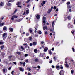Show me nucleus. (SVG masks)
Returning a JSON list of instances; mask_svg holds the SVG:
<instances>
[{
	"mask_svg": "<svg viewBox=\"0 0 75 75\" xmlns=\"http://www.w3.org/2000/svg\"><path fill=\"white\" fill-rule=\"evenodd\" d=\"M56 68L57 70H60V68L61 70H62L63 67L62 65H60V66L56 65Z\"/></svg>",
	"mask_w": 75,
	"mask_h": 75,
	"instance_id": "nucleus-1",
	"label": "nucleus"
},
{
	"mask_svg": "<svg viewBox=\"0 0 75 75\" xmlns=\"http://www.w3.org/2000/svg\"><path fill=\"white\" fill-rule=\"evenodd\" d=\"M3 40H4V41H5L6 38L7 37V34L6 33H4L3 34Z\"/></svg>",
	"mask_w": 75,
	"mask_h": 75,
	"instance_id": "nucleus-2",
	"label": "nucleus"
},
{
	"mask_svg": "<svg viewBox=\"0 0 75 75\" xmlns=\"http://www.w3.org/2000/svg\"><path fill=\"white\" fill-rule=\"evenodd\" d=\"M54 23H55V22H54V21L52 22V29H49V30L52 32H53V30H54Z\"/></svg>",
	"mask_w": 75,
	"mask_h": 75,
	"instance_id": "nucleus-3",
	"label": "nucleus"
},
{
	"mask_svg": "<svg viewBox=\"0 0 75 75\" xmlns=\"http://www.w3.org/2000/svg\"><path fill=\"white\" fill-rule=\"evenodd\" d=\"M65 72L63 70H61L59 72L60 75H64Z\"/></svg>",
	"mask_w": 75,
	"mask_h": 75,
	"instance_id": "nucleus-4",
	"label": "nucleus"
},
{
	"mask_svg": "<svg viewBox=\"0 0 75 75\" xmlns=\"http://www.w3.org/2000/svg\"><path fill=\"white\" fill-rule=\"evenodd\" d=\"M53 9L54 10H56V11L55 12L56 13H57V12L58 11V8L56 9V6H54Z\"/></svg>",
	"mask_w": 75,
	"mask_h": 75,
	"instance_id": "nucleus-5",
	"label": "nucleus"
},
{
	"mask_svg": "<svg viewBox=\"0 0 75 75\" xmlns=\"http://www.w3.org/2000/svg\"><path fill=\"white\" fill-rule=\"evenodd\" d=\"M10 2H9L8 1V2H7V3L6 4L7 6H11L12 5V4L10 3Z\"/></svg>",
	"mask_w": 75,
	"mask_h": 75,
	"instance_id": "nucleus-6",
	"label": "nucleus"
},
{
	"mask_svg": "<svg viewBox=\"0 0 75 75\" xmlns=\"http://www.w3.org/2000/svg\"><path fill=\"white\" fill-rule=\"evenodd\" d=\"M71 17L70 15H69L67 17H66V19H68V20H70L71 19Z\"/></svg>",
	"mask_w": 75,
	"mask_h": 75,
	"instance_id": "nucleus-7",
	"label": "nucleus"
},
{
	"mask_svg": "<svg viewBox=\"0 0 75 75\" xmlns=\"http://www.w3.org/2000/svg\"><path fill=\"white\" fill-rule=\"evenodd\" d=\"M47 27L46 26L43 27V29L44 30L46 31V29L47 30Z\"/></svg>",
	"mask_w": 75,
	"mask_h": 75,
	"instance_id": "nucleus-8",
	"label": "nucleus"
},
{
	"mask_svg": "<svg viewBox=\"0 0 75 75\" xmlns=\"http://www.w3.org/2000/svg\"><path fill=\"white\" fill-rule=\"evenodd\" d=\"M36 17L37 19L39 20L40 19V16L39 14L37 15Z\"/></svg>",
	"mask_w": 75,
	"mask_h": 75,
	"instance_id": "nucleus-9",
	"label": "nucleus"
},
{
	"mask_svg": "<svg viewBox=\"0 0 75 75\" xmlns=\"http://www.w3.org/2000/svg\"><path fill=\"white\" fill-rule=\"evenodd\" d=\"M40 56H41L42 57H45V53H44L42 54V53H40Z\"/></svg>",
	"mask_w": 75,
	"mask_h": 75,
	"instance_id": "nucleus-10",
	"label": "nucleus"
},
{
	"mask_svg": "<svg viewBox=\"0 0 75 75\" xmlns=\"http://www.w3.org/2000/svg\"><path fill=\"white\" fill-rule=\"evenodd\" d=\"M7 69H5L4 68L3 69V72H4V74L5 73V72H7Z\"/></svg>",
	"mask_w": 75,
	"mask_h": 75,
	"instance_id": "nucleus-11",
	"label": "nucleus"
},
{
	"mask_svg": "<svg viewBox=\"0 0 75 75\" xmlns=\"http://www.w3.org/2000/svg\"><path fill=\"white\" fill-rule=\"evenodd\" d=\"M43 23H45L46 22V18L44 16L43 18Z\"/></svg>",
	"mask_w": 75,
	"mask_h": 75,
	"instance_id": "nucleus-12",
	"label": "nucleus"
},
{
	"mask_svg": "<svg viewBox=\"0 0 75 75\" xmlns=\"http://www.w3.org/2000/svg\"><path fill=\"white\" fill-rule=\"evenodd\" d=\"M9 32H13V28H9Z\"/></svg>",
	"mask_w": 75,
	"mask_h": 75,
	"instance_id": "nucleus-13",
	"label": "nucleus"
},
{
	"mask_svg": "<svg viewBox=\"0 0 75 75\" xmlns=\"http://www.w3.org/2000/svg\"><path fill=\"white\" fill-rule=\"evenodd\" d=\"M48 52L51 55L52 54V52L51 51V50H49L48 51Z\"/></svg>",
	"mask_w": 75,
	"mask_h": 75,
	"instance_id": "nucleus-14",
	"label": "nucleus"
},
{
	"mask_svg": "<svg viewBox=\"0 0 75 75\" xmlns=\"http://www.w3.org/2000/svg\"><path fill=\"white\" fill-rule=\"evenodd\" d=\"M4 44V42L3 40L0 41V45H3Z\"/></svg>",
	"mask_w": 75,
	"mask_h": 75,
	"instance_id": "nucleus-15",
	"label": "nucleus"
},
{
	"mask_svg": "<svg viewBox=\"0 0 75 75\" xmlns=\"http://www.w3.org/2000/svg\"><path fill=\"white\" fill-rule=\"evenodd\" d=\"M29 40L30 41H32V40H33L32 38L31 37H30L29 38Z\"/></svg>",
	"mask_w": 75,
	"mask_h": 75,
	"instance_id": "nucleus-16",
	"label": "nucleus"
},
{
	"mask_svg": "<svg viewBox=\"0 0 75 75\" xmlns=\"http://www.w3.org/2000/svg\"><path fill=\"white\" fill-rule=\"evenodd\" d=\"M71 8V6L68 5L67 6V8L68 9Z\"/></svg>",
	"mask_w": 75,
	"mask_h": 75,
	"instance_id": "nucleus-17",
	"label": "nucleus"
},
{
	"mask_svg": "<svg viewBox=\"0 0 75 75\" xmlns=\"http://www.w3.org/2000/svg\"><path fill=\"white\" fill-rule=\"evenodd\" d=\"M25 13L26 14H28L29 13V10H26L25 11Z\"/></svg>",
	"mask_w": 75,
	"mask_h": 75,
	"instance_id": "nucleus-18",
	"label": "nucleus"
},
{
	"mask_svg": "<svg viewBox=\"0 0 75 75\" xmlns=\"http://www.w3.org/2000/svg\"><path fill=\"white\" fill-rule=\"evenodd\" d=\"M34 61H35V62H38L39 61V60L38 58H37L35 59Z\"/></svg>",
	"mask_w": 75,
	"mask_h": 75,
	"instance_id": "nucleus-19",
	"label": "nucleus"
},
{
	"mask_svg": "<svg viewBox=\"0 0 75 75\" xmlns=\"http://www.w3.org/2000/svg\"><path fill=\"white\" fill-rule=\"evenodd\" d=\"M19 70L23 72L24 71V70L22 68V67L20 68Z\"/></svg>",
	"mask_w": 75,
	"mask_h": 75,
	"instance_id": "nucleus-20",
	"label": "nucleus"
},
{
	"mask_svg": "<svg viewBox=\"0 0 75 75\" xmlns=\"http://www.w3.org/2000/svg\"><path fill=\"white\" fill-rule=\"evenodd\" d=\"M16 53H17V54L18 55H20V54H21V52H16Z\"/></svg>",
	"mask_w": 75,
	"mask_h": 75,
	"instance_id": "nucleus-21",
	"label": "nucleus"
},
{
	"mask_svg": "<svg viewBox=\"0 0 75 75\" xmlns=\"http://www.w3.org/2000/svg\"><path fill=\"white\" fill-rule=\"evenodd\" d=\"M52 11V10H51L50 9L49 10H48V11H47V13L48 14L50 13Z\"/></svg>",
	"mask_w": 75,
	"mask_h": 75,
	"instance_id": "nucleus-22",
	"label": "nucleus"
},
{
	"mask_svg": "<svg viewBox=\"0 0 75 75\" xmlns=\"http://www.w3.org/2000/svg\"><path fill=\"white\" fill-rule=\"evenodd\" d=\"M1 55H2V57H4L5 55V54L4 53V52H1Z\"/></svg>",
	"mask_w": 75,
	"mask_h": 75,
	"instance_id": "nucleus-23",
	"label": "nucleus"
},
{
	"mask_svg": "<svg viewBox=\"0 0 75 75\" xmlns=\"http://www.w3.org/2000/svg\"><path fill=\"white\" fill-rule=\"evenodd\" d=\"M4 25V23L3 22L2 23H0V27H2Z\"/></svg>",
	"mask_w": 75,
	"mask_h": 75,
	"instance_id": "nucleus-24",
	"label": "nucleus"
},
{
	"mask_svg": "<svg viewBox=\"0 0 75 75\" xmlns=\"http://www.w3.org/2000/svg\"><path fill=\"white\" fill-rule=\"evenodd\" d=\"M65 67L67 68H69V65L67 64H65Z\"/></svg>",
	"mask_w": 75,
	"mask_h": 75,
	"instance_id": "nucleus-25",
	"label": "nucleus"
},
{
	"mask_svg": "<svg viewBox=\"0 0 75 75\" xmlns=\"http://www.w3.org/2000/svg\"><path fill=\"white\" fill-rule=\"evenodd\" d=\"M34 52L35 53H38V51L37 49H35L34 50Z\"/></svg>",
	"mask_w": 75,
	"mask_h": 75,
	"instance_id": "nucleus-26",
	"label": "nucleus"
},
{
	"mask_svg": "<svg viewBox=\"0 0 75 75\" xmlns=\"http://www.w3.org/2000/svg\"><path fill=\"white\" fill-rule=\"evenodd\" d=\"M29 31L30 33H32L33 32V31H32V29L31 28H30L29 29Z\"/></svg>",
	"mask_w": 75,
	"mask_h": 75,
	"instance_id": "nucleus-27",
	"label": "nucleus"
},
{
	"mask_svg": "<svg viewBox=\"0 0 75 75\" xmlns=\"http://www.w3.org/2000/svg\"><path fill=\"white\" fill-rule=\"evenodd\" d=\"M7 29V28L5 26L3 28V30L5 31Z\"/></svg>",
	"mask_w": 75,
	"mask_h": 75,
	"instance_id": "nucleus-28",
	"label": "nucleus"
},
{
	"mask_svg": "<svg viewBox=\"0 0 75 75\" xmlns=\"http://www.w3.org/2000/svg\"><path fill=\"white\" fill-rule=\"evenodd\" d=\"M4 47V45H3L2 46H1L0 48H1V50H3Z\"/></svg>",
	"mask_w": 75,
	"mask_h": 75,
	"instance_id": "nucleus-29",
	"label": "nucleus"
},
{
	"mask_svg": "<svg viewBox=\"0 0 75 75\" xmlns=\"http://www.w3.org/2000/svg\"><path fill=\"white\" fill-rule=\"evenodd\" d=\"M26 36H28L30 35V33H27L25 34Z\"/></svg>",
	"mask_w": 75,
	"mask_h": 75,
	"instance_id": "nucleus-30",
	"label": "nucleus"
},
{
	"mask_svg": "<svg viewBox=\"0 0 75 75\" xmlns=\"http://www.w3.org/2000/svg\"><path fill=\"white\" fill-rule=\"evenodd\" d=\"M14 1L15 0H9L8 1H9V2H14Z\"/></svg>",
	"mask_w": 75,
	"mask_h": 75,
	"instance_id": "nucleus-31",
	"label": "nucleus"
},
{
	"mask_svg": "<svg viewBox=\"0 0 75 75\" xmlns=\"http://www.w3.org/2000/svg\"><path fill=\"white\" fill-rule=\"evenodd\" d=\"M37 43L35 42H34L33 43V45H37Z\"/></svg>",
	"mask_w": 75,
	"mask_h": 75,
	"instance_id": "nucleus-32",
	"label": "nucleus"
},
{
	"mask_svg": "<svg viewBox=\"0 0 75 75\" xmlns=\"http://www.w3.org/2000/svg\"><path fill=\"white\" fill-rule=\"evenodd\" d=\"M3 5H4L3 3L2 2H1V3L0 4V6H3Z\"/></svg>",
	"mask_w": 75,
	"mask_h": 75,
	"instance_id": "nucleus-33",
	"label": "nucleus"
},
{
	"mask_svg": "<svg viewBox=\"0 0 75 75\" xmlns=\"http://www.w3.org/2000/svg\"><path fill=\"white\" fill-rule=\"evenodd\" d=\"M56 45H58V46H59L60 45V44L59 43V42H57L56 43Z\"/></svg>",
	"mask_w": 75,
	"mask_h": 75,
	"instance_id": "nucleus-34",
	"label": "nucleus"
},
{
	"mask_svg": "<svg viewBox=\"0 0 75 75\" xmlns=\"http://www.w3.org/2000/svg\"><path fill=\"white\" fill-rule=\"evenodd\" d=\"M48 48H47V49H44V52H45L47 51V50H48Z\"/></svg>",
	"mask_w": 75,
	"mask_h": 75,
	"instance_id": "nucleus-35",
	"label": "nucleus"
},
{
	"mask_svg": "<svg viewBox=\"0 0 75 75\" xmlns=\"http://www.w3.org/2000/svg\"><path fill=\"white\" fill-rule=\"evenodd\" d=\"M70 4V2H67V3H66V4L67 5H69Z\"/></svg>",
	"mask_w": 75,
	"mask_h": 75,
	"instance_id": "nucleus-36",
	"label": "nucleus"
},
{
	"mask_svg": "<svg viewBox=\"0 0 75 75\" xmlns=\"http://www.w3.org/2000/svg\"><path fill=\"white\" fill-rule=\"evenodd\" d=\"M27 70H29V71L31 70V69H30V68L27 67Z\"/></svg>",
	"mask_w": 75,
	"mask_h": 75,
	"instance_id": "nucleus-37",
	"label": "nucleus"
},
{
	"mask_svg": "<svg viewBox=\"0 0 75 75\" xmlns=\"http://www.w3.org/2000/svg\"><path fill=\"white\" fill-rule=\"evenodd\" d=\"M20 2H18L16 4V5H19L20 4Z\"/></svg>",
	"mask_w": 75,
	"mask_h": 75,
	"instance_id": "nucleus-38",
	"label": "nucleus"
},
{
	"mask_svg": "<svg viewBox=\"0 0 75 75\" xmlns=\"http://www.w3.org/2000/svg\"><path fill=\"white\" fill-rule=\"evenodd\" d=\"M13 17H14L15 18H17V16H15V15H13Z\"/></svg>",
	"mask_w": 75,
	"mask_h": 75,
	"instance_id": "nucleus-39",
	"label": "nucleus"
},
{
	"mask_svg": "<svg viewBox=\"0 0 75 75\" xmlns=\"http://www.w3.org/2000/svg\"><path fill=\"white\" fill-rule=\"evenodd\" d=\"M71 25V23H68V27L69 28V26Z\"/></svg>",
	"mask_w": 75,
	"mask_h": 75,
	"instance_id": "nucleus-40",
	"label": "nucleus"
},
{
	"mask_svg": "<svg viewBox=\"0 0 75 75\" xmlns=\"http://www.w3.org/2000/svg\"><path fill=\"white\" fill-rule=\"evenodd\" d=\"M13 56L12 55H10L8 57V58L9 59H11V58Z\"/></svg>",
	"mask_w": 75,
	"mask_h": 75,
	"instance_id": "nucleus-41",
	"label": "nucleus"
},
{
	"mask_svg": "<svg viewBox=\"0 0 75 75\" xmlns=\"http://www.w3.org/2000/svg\"><path fill=\"white\" fill-rule=\"evenodd\" d=\"M42 32L40 31H39V32H38V33L39 34H42Z\"/></svg>",
	"mask_w": 75,
	"mask_h": 75,
	"instance_id": "nucleus-42",
	"label": "nucleus"
},
{
	"mask_svg": "<svg viewBox=\"0 0 75 75\" xmlns=\"http://www.w3.org/2000/svg\"><path fill=\"white\" fill-rule=\"evenodd\" d=\"M74 72V70H73V71L72 70H71V73L72 74H73Z\"/></svg>",
	"mask_w": 75,
	"mask_h": 75,
	"instance_id": "nucleus-43",
	"label": "nucleus"
},
{
	"mask_svg": "<svg viewBox=\"0 0 75 75\" xmlns=\"http://www.w3.org/2000/svg\"><path fill=\"white\" fill-rule=\"evenodd\" d=\"M22 20H21V19H19V20H18L17 21L18 22H20V21H21Z\"/></svg>",
	"mask_w": 75,
	"mask_h": 75,
	"instance_id": "nucleus-44",
	"label": "nucleus"
},
{
	"mask_svg": "<svg viewBox=\"0 0 75 75\" xmlns=\"http://www.w3.org/2000/svg\"><path fill=\"white\" fill-rule=\"evenodd\" d=\"M52 62H53V61L52 60L50 61H49V62L50 64H51Z\"/></svg>",
	"mask_w": 75,
	"mask_h": 75,
	"instance_id": "nucleus-45",
	"label": "nucleus"
},
{
	"mask_svg": "<svg viewBox=\"0 0 75 75\" xmlns=\"http://www.w3.org/2000/svg\"><path fill=\"white\" fill-rule=\"evenodd\" d=\"M45 35H47L48 34V32L47 31L45 32Z\"/></svg>",
	"mask_w": 75,
	"mask_h": 75,
	"instance_id": "nucleus-46",
	"label": "nucleus"
},
{
	"mask_svg": "<svg viewBox=\"0 0 75 75\" xmlns=\"http://www.w3.org/2000/svg\"><path fill=\"white\" fill-rule=\"evenodd\" d=\"M14 71H13L11 72V74H12L13 75H14Z\"/></svg>",
	"mask_w": 75,
	"mask_h": 75,
	"instance_id": "nucleus-47",
	"label": "nucleus"
},
{
	"mask_svg": "<svg viewBox=\"0 0 75 75\" xmlns=\"http://www.w3.org/2000/svg\"><path fill=\"white\" fill-rule=\"evenodd\" d=\"M72 51H73V52H74L75 51V49L74 48H72Z\"/></svg>",
	"mask_w": 75,
	"mask_h": 75,
	"instance_id": "nucleus-48",
	"label": "nucleus"
},
{
	"mask_svg": "<svg viewBox=\"0 0 75 75\" xmlns=\"http://www.w3.org/2000/svg\"><path fill=\"white\" fill-rule=\"evenodd\" d=\"M23 66H25V65L26 63L25 62H23Z\"/></svg>",
	"mask_w": 75,
	"mask_h": 75,
	"instance_id": "nucleus-49",
	"label": "nucleus"
},
{
	"mask_svg": "<svg viewBox=\"0 0 75 75\" xmlns=\"http://www.w3.org/2000/svg\"><path fill=\"white\" fill-rule=\"evenodd\" d=\"M21 49H22L23 50H24V48L23 47H22V46H21Z\"/></svg>",
	"mask_w": 75,
	"mask_h": 75,
	"instance_id": "nucleus-50",
	"label": "nucleus"
},
{
	"mask_svg": "<svg viewBox=\"0 0 75 75\" xmlns=\"http://www.w3.org/2000/svg\"><path fill=\"white\" fill-rule=\"evenodd\" d=\"M30 1V0H28L27 1L26 3H28Z\"/></svg>",
	"mask_w": 75,
	"mask_h": 75,
	"instance_id": "nucleus-51",
	"label": "nucleus"
},
{
	"mask_svg": "<svg viewBox=\"0 0 75 75\" xmlns=\"http://www.w3.org/2000/svg\"><path fill=\"white\" fill-rule=\"evenodd\" d=\"M17 11V9L15 10V11H14V13H16Z\"/></svg>",
	"mask_w": 75,
	"mask_h": 75,
	"instance_id": "nucleus-52",
	"label": "nucleus"
},
{
	"mask_svg": "<svg viewBox=\"0 0 75 75\" xmlns=\"http://www.w3.org/2000/svg\"><path fill=\"white\" fill-rule=\"evenodd\" d=\"M4 19V17H1V18L0 19H1V20H3Z\"/></svg>",
	"mask_w": 75,
	"mask_h": 75,
	"instance_id": "nucleus-53",
	"label": "nucleus"
},
{
	"mask_svg": "<svg viewBox=\"0 0 75 75\" xmlns=\"http://www.w3.org/2000/svg\"><path fill=\"white\" fill-rule=\"evenodd\" d=\"M53 59H54V60H55L56 61V59L55 57H53Z\"/></svg>",
	"mask_w": 75,
	"mask_h": 75,
	"instance_id": "nucleus-54",
	"label": "nucleus"
},
{
	"mask_svg": "<svg viewBox=\"0 0 75 75\" xmlns=\"http://www.w3.org/2000/svg\"><path fill=\"white\" fill-rule=\"evenodd\" d=\"M29 45L30 46H32V45H33V43H30Z\"/></svg>",
	"mask_w": 75,
	"mask_h": 75,
	"instance_id": "nucleus-55",
	"label": "nucleus"
},
{
	"mask_svg": "<svg viewBox=\"0 0 75 75\" xmlns=\"http://www.w3.org/2000/svg\"><path fill=\"white\" fill-rule=\"evenodd\" d=\"M52 68H55V66H54V65H52Z\"/></svg>",
	"mask_w": 75,
	"mask_h": 75,
	"instance_id": "nucleus-56",
	"label": "nucleus"
},
{
	"mask_svg": "<svg viewBox=\"0 0 75 75\" xmlns=\"http://www.w3.org/2000/svg\"><path fill=\"white\" fill-rule=\"evenodd\" d=\"M75 32V31H72V32H71V33H72V34H74V32Z\"/></svg>",
	"mask_w": 75,
	"mask_h": 75,
	"instance_id": "nucleus-57",
	"label": "nucleus"
},
{
	"mask_svg": "<svg viewBox=\"0 0 75 75\" xmlns=\"http://www.w3.org/2000/svg\"><path fill=\"white\" fill-rule=\"evenodd\" d=\"M13 63L14 64H15L16 65L17 64L16 63V62H13Z\"/></svg>",
	"mask_w": 75,
	"mask_h": 75,
	"instance_id": "nucleus-58",
	"label": "nucleus"
},
{
	"mask_svg": "<svg viewBox=\"0 0 75 75\" xmlns=\"http://www.w3.org/2000/svg\"><path fill=\"white\" fill-rule=\"evenodd\" d=\"M28 56V54H25V57H27Z\"/></svg>",
	"mask_w": 75,
	"mask_h": 75,
	"instance_id": "nucleus-59",
	"label": "nucleus"
},
{
	"mask_svg": "<svg viewBox=\"0 0 75 75\" xmlns=\"http://www.w3.org/2000/svg\"><path fill=\"white\" fill-rule=\"evenodd\" d=\"M45 3H46V1H43L42 2V3L43 4H45Z\"/></svg>",
	"mask_w": 75,
	"mask_h": 75,
	"instance_id": "nucleus-60",
	"label": "nucleus"
},
{
	"mask_svg": "<svg viewBox=\"0 0 75 75\" xmlns=\"http://www.w3.org/2000/svg\"><path fill=\"white\" fill-rule=\"evenodd\" d=\"M28 75H31V73L30 72H29L28 73Z\"/></svg>",
	"mask_w": 75,
	"mask_h": 75,
	"instance_id": "nucleus-61",
	"label": "nucleus"
},
{
	"mask_svg": "<svg viewBox=\"0 0 75 75\" xmlns=\"http://www.w3.org/2000/svg\"><path fill=\"white\" fill-rule=\"evenodd\" d=\"M41 44H44V42L43 41H41Z\"/></svg>",
	"mask_w": 75,
	"mask_h": 75,
	"instance_id": "nucleus-62",
	"label": "nucleus"
},
{
	"mask_svg": "<svg viewBox=\"0 0 75 75\" xmlns=\"http://www.w3.org/2000/svg\"><path fill=\"white\" fill-rule=\"evenodd\" d=\"M51 50L52 51H54V47L52 48Z\"/></svg>",
	"mask_w": 75,
	"mask_h": 75,
	"instance_id": "nucleus-63",
	"label": "nucleus"
},
{
	"mask_svg": "<svg viewBox=\"0 0 75 75\" xmlns=\"http://www.w3.org/2000/svg\"><path fill=\"white\" fill-rule=\"evenodd\" d=\"M38 68L39 69H40V66L39 65V66H38Z\"/></svg>",
	"mask_w": 75,
	"mask_h": 75,
	"instance_id": "nucleus-64",
	"label": "nucleus"
}]
</instances>
